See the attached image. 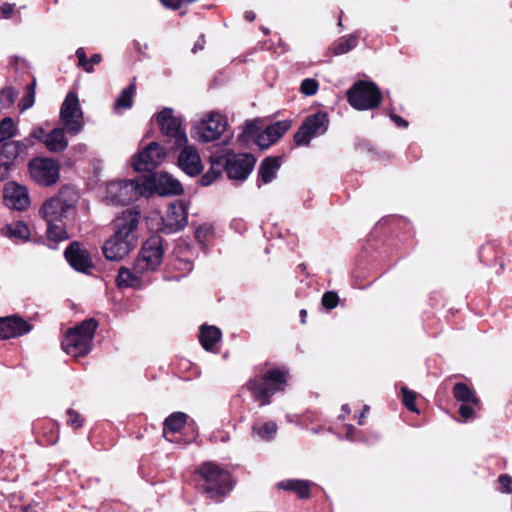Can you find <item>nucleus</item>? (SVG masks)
<instances>
[{"label":"nucleus","instance_id":"14","mask_svg":"<svg viewBox=\"0 0 512 512\" xmlns=\"http://www.w3.org/2000/svg\"><path fill=\"white\" fill-rule=\"evenodd\" d=\"M188 223L186 204L181 200L171 202L161 217L159 230L165 234H172L183 229Z\"/></svg>","mask_w":512,"mask_h":512},{"label":"nucleus","instance_id":"33","mask_svg":"<svg viewBox=\"0 0 512 512\" xmlns=\"http://www.w3.org/2000/svg\"><path fill=\"white\" fill-rule=\"evenodd\" d=\"M136 92L135 83H131L126 88L122 90L120 95L116 98L114 102V110L118 112L119 110L130 109L133 105V98Z\"/></svg>","mask_w":512,"mask_h":512},{"label":"nucleus","instance_id":"43","mask_svg":"<svg viewBox=\"0 0 512 512\" xmlns=\"http://www.w3.org/2000/svg\"><path fill=\"white\" fill-rule=\"evenodd\" d=\"M318 82L315 79H304L300 86V91L306 96H312L318 91Z\"/></svg>","mask_w":512,"mask_h":512},{"label":"nucleus","instance_id":"25","mask_svg":"<svg viewBox=\"0 0 512 512\" xmlns=\"http://www.w3.org/2000/svg\"><path fill=\"white\" fill-rule=\"evenodd\" d=\"M281 166L280 157L265 158L258 169V179L264 184H268L275 179L276 174Z\"/></svg>","mask_w":512,"mask_h":512},{"label":"nucleus","instance_id":"3","mask_svg":"<svg viewBox=\"0 0 512 512\" xmlns=\"http://www.w3.org/2000/svg\"><path fill=\"white\" fill-rule=\"evenodd\" d=\"M287 374L283 368L262 370L246 383L247 390L260 406H266L271 403V398L275 393L285 389Z\"/></svg>","mask_w":512,"mask_h":512},{"label":"nucleus","instance_id":"51","mask_svg":"<svg viewBox=\"0 0 512 512\" xmlns=\"http://www.w3.org/2000/svg\"><path fill=\"white\" fill-rule=\"evenodd\" d=\"M46 135L47 134L45 133V130L42 127H36L31 132V136L37 140L45 139Z\"/></svg>","mask_w":512,"mask_h":512},{"label":"nucleus","instance_id":"36","mask_svg":"<svg viewBox=\"0 0 512 512\" xmlns=\"http://www.w3.org/2000/svg\"><path fill=\"white\" fill-rule=\"evenodd\" d=\"M76 56L78 58V65L82 67L86 72H92L93 65L99 64L102 59L100 54H94L91 56L90 60H88L83 48H78L76 50Z\"/></svg>","mask_w":512,"mask_h":512},{"label":"nucleus","instance_id":"37","mask_svg":"<svg viewBox=\"0 0 512 512\" xmlns=\"http://www.w3.org/2000/svg\"><path fill=\"white\" fill-rule=\"evenodd\" d=\"M8 232L11 237L21 239V240H27L30 235L29 228L27 224H25L22 221H17L14 223H11L8 225Z\"/></svg>","mask_w":512,"mask_h":512},{"label":"nucleus","instance_id":"47","mask_svg":"<svg viewBox=\"0 0 512 512\" xmlns=\"http://www.w3.org/2000/svg\"><path fill=\"white\" fill-rule=\"evenodd\" d=\"M15 5L10 3H3L0 7V12L3 18H10L14 12Z\"/></svg>","mask_w":512,"mask_h":512},{"label":"nucleus","instance_id":"56","mask_svg":"<svg viewBox=\"0 0 512 512\" xmlns=\"http://www.w3.org/2000/svg\"><path fill=\"white\" fill-rule=\"evenodd\" d=\"M364 417H365V414H364V412H362L360 417H359V420H358V424L359 425H363L364 424Z\"/></svg>","mask_w":512,"mask_h":512},{"label":"nucleus","instance_id":"35","mask_svg":"<svg viewBox=\"0 0 512 512\" xmlns=\"http://www.w3.org/2000/svg\"><path fill=\"white\" fill-rule=\"evenodd\" d=\"M343 429H344L345 438L349 441L364 442L367 444H372L379 438V436L377 434H373L368 437H365L362 435L361 431H356L355 427L351 424L344 425Z\"/></svg>","mask_w":512,"mask_h":512},{"label":"nucleus","instance_id":"2","mask_svg":"<svg viewBox=\"0 0 512 512\" xmlns=\"http://www.w3.org/2000/svg\"><path fill=\"white\" fill-rule=\"evenodd\" d=\"M77 201L76 191L65 186L56 195L43 202L39 214L47 223L46 233L49 240L59 242L68 238L62 223L75 209Z\"/></svg>","mask_w":512,"mask_h":512},{"label":"nucleus","instance_id":"7","mask_svg":"<svg viewBox=\"0 0 512 512\" xmlns=\"http://www.w3.org/2000/svg\"><path fill=\"white\" fill-rule=\"evenodd\" d=\"M381 92L374 82L357 81L347 91V100L356 110H371L380 104Z\"/></svg>","mask_w":512,"mask_h":512},{"label":"nucleus","instance_id":"10","mask_svg":"<svg viewBox=\"0 0 512 512\" xmlns=\"http://www.w3.org/2000/svg\"><path fill=\"white\" fill-rule=\"evenodd\" d=\"M141 194L142 188L135 180L113 181L107 184L105 201L112 205H127Z\"/></svg>","mask_w":512,"mask_h":512},{"label":"nucleus","instance_id":"42","mask_svg":"<svg viewBox=\"0 0 512 512\" xmlns=\"http://www.w3.org/2000/svg\"><path fill=\"white\" fill-rule=\"evenodd\" d=\"M416 394L413 391L408 390L406 387L402 388V401L405 407L415 413H418V409L415 405Z\"/></svg>","mask_w":512,"mask_h":512},{"label":"nucleus","instance_id":"6","mask_svg":"<svg viewBox=\"0 0 512 512\" xmlns=\"http://www.w3.org/2000/svg\"><path fill=\"white\" fill-rule=\"evenodd\" d=\"M228 127L227 117L220 112L210 111L191 128L192 137L201 143H209L220 139Z\"/></svg>","mask_w":512,"mask_h":512},{"label":"nucleus","instance_id":"9","mask_svg":"<svg viewBox=\"0 0 512 512\" xmlns=\"http://www.w3.org/2000/svg\"><path fill=\"white\" fill-rule=\"evenodd\" d=\"M156 120L161 133L165 137L173 140V148H181L183 145L188 143L187 134L182 128V117L180 115H176L172 108H163L157 114Z\"/></svg>","mask_w":512,"mask_h":512},{"label":"nucleus","instance_id":"20","mask_svg":"<svg viewBox=\"0 0 512 512\" xmlns=\"http://www.w3.org/2000/svg\"><path fill=\"white\" fill-rule=\"evenodd\" d=\"M32 325L17 315L0 317V338L10 339L27 334Z\"/></svg>","mask_w":512,"mask_h":512},{"label":"nucleus","instance_id":"12","mask_svg":"<svg viewBox=\"0 0 512 512\" xmlns=\"http://www.w3.org/2000/svg\"><path fill=\"white\" fill-rule=\"evenodd\" d=\"M28 168L33 181L43 187L56 184L60 178V165L51 158H34L30 160Z\"/></svg>","mask_w":512,"mask_h":512},{"label":"nucleus","instance_id":"28","mask_svg":"<svg viewBox=\"0 0 512 512\" xmlns=\"http://www.w3.org/2000/svg\"><path fill=\"white\" fill-rule=\"evenodd\" d=\"M156 189L160 195H179L183 190L181 183L166 173L159 175Z\"/></svg>","mask_w":512,"mask_h":512},{"label":"nucleus","instance_id":"27","mask_svg":"<svg viewBox=\"0 0 512 512\" xmlns=\"http://www.w3.org/2000/svg\"><path fill=\"white\" fill-rule=\"evenodd\" d=\"M46 148L51 152H62L68 146V140L65 137L63 128H54L43 140Z\"/></svg>","mask_w":512,"mask_h":512},{"label":"nucleus","instance_id":"29","mask_svg":"<svg viewBox=\"0 0 512 512\" xmlns=\"http://www.w3.org/2000/svg\"><path fill=\"white\" fill-rule=\"evenodd\" d=\"M210 169L201 177L203 186L211 185L222 173L224 169V156L221 154H213L210 156Z\"/></svg>","mask_w":512,"mask_h":512},{"label":"nucleus","instance_id":"5","mask_svg":"<svg viewBox=\"0 0 512 512\" xmlns=\"http://www.w3.org/2000/svg\"><path fill=\"white\" fill-rule=\"evenodd\" d=\"M98 323L95 319H86L70 328L63 337L62 348L70 356L81 357L92 349V342Z\"/></svg>","mask_w":512,"mask_h":512},{"label":"nucleus","instance_id":"59","mask_svg":"<svg viewBox=\"0 0 512 512\" xmlns=\"http://www.w3.org/2000/svg\"><path fill=\"white\" fill-rule=\"evenodd\" d=\"M25 512H27V511H25Z\"/></svg>","mask_w":512,"mask_h":512},{"label":"nucleus","instance_id":"46","mask_svg":"<svg viewBox=\"0 0 512 512\" xmlns=\"http://www.w3.org/2000/svg\"><path fill=\"white\" fill-rule=\"evenodd\" d=\"M67 424L74 429H78L83 425V418L73 409L67 411Z\"/></svg>","mask_w":512,"mask_h":512},{"label":"nucleus","instance_id":"16","mask_svg":"<svg viewBox=\"0 0 512 512\" xmlns=\"http://www.w3.org/2000/svg\"><path fill=\"white\" fill-rule=\"evenodd\" d=\"M165 156L164 148L157 142H151L136 155L132 167L137 172H150L163 162Z\"/></svg>","mask_w":512,"mask_h":512},{"label":"nucleus","instance_id":"52","mask_svg":"<svg viewBox=\"0 0 512 512\" xmlns=\"http://www.w3.org/2000/svg\"><path fill=\"white\" fill-rule=\"evenodd\" d=\"M204 44H205V39H204V36L201 35L198 38V40L196 41V43L194 44V46L192 48V52L197 53L198 51L202 50L204 48Z\"/></svg>","mask_w":512,"mask_h":512},{"label":"nucleus","instance_id":"11","mask_svg":"<svg viewBox=\"0 0 512 512\" xmlns=\"http://www.w3.org/2000/svg\"><path fill=\"white\" fill-rule=\"evenodd\" d=\"M60 121L70 135H77L82 131L83 112L75 92L66 95L60 109Z\"/></svg>","mask_w":512,"mask_h":512},{"label":"nucleus","instance_id":"32","mask_svg":"<svg viewBox=\"0 0 512 512\" xmlns=\"http://www.w3.org/2000/svg\"><path fill=\"white\" fill-rule=\"evenodd\" d=\"M222 333L219 328L216 326H207L203 325L200 328L199 340L202 347L210 351L213 349L214 345L220 341Z\"/></svg>","mask_w":512,"mask_h":512},{"label":"nucleus","instance_id":"54","mask_svg":"<svg viewBox=\"0 0 512 512\" xmlns=\"http://www.w3.org/2000/svg\"><path fill=\"white\" fill-rule=\"evenodd\" d=\"M244 18L247 20V21H253L255 19V13L252 12V11H246L245 14H244Z\"/></svg>","mask_w":512,"mask_h":512},{"label":"nucleus","instance_id":"49","mask_svg":"<svg viewBox=\"0 0 512 512\" xmlns=\"http://www.w3.org/2000/svg\"><path fill=\"white\" fill-rule=\"evenodd\" d=\"M10 166L11 165L4 161L0 162V181H3L8 177Z\"/></svg>","mask_w":512,"mask_h":512},{"label":"nucleus","instance_id":"40","mask_svg":"<svg viewBox=\"0 0 512 512\" xmlns=\"http://www.w3.org/2000/svg\"><path fill=\"white\" fill-rule=\"evenodd\" d=\"M35 85H36V82L34 80L32 83H30L26 86L25 96L22 98L21 102L19 103V107H20L21 111H25L34 105Z\"/></svg>","mask_w":512,"mask_h":512},{"label":"nucleus","instance_id":"58","mask_svg":"<svg viewBox=\"0 0 512 512\" xmlns=\"http://www.w3.org/2000/svg\"><path fill=\"white\" fill-rule=\"evenodd\" d=\"M368 409H369V407H368V406H365V407H364L363 412H364V413H365V412H367V411H368Z\"/></svg>","mask_w":512,"mask_h":512},{"label":"nucleus","instance_id":"45","mask_svg":"<svg viewBox=\"0 0 512 512\" xmlns=\"http://www.w3.org/2000/svg\"><path fill=\"white\" fill-rule=\"evenodd\" d=\"M339 297L337 293L328 291L322 296V305L327 309H333L338 305Z\"/></svg>","mask_w":512,"mask_h":512},{"label":"nucleus","instance_id":"1","mask_svg":"<svg viewBox=\"0 0 512 512\" xmlns=\"http://www.w3.org/2000/svg\"><path fill=\"white\" fill-rule=\"evenodd\" d=\"M140 211L135 207L124 210L114 220V233L103 245L106 259L119 261L127 256L137 245Z\"/></svg>","mask_w":512,"mask_h":512},{"label":"nucleus","instance_id":"41","mask_svg":"<svg viewBox=\"0 0 512 512\" xmlns=\"http://www.w3.org/2000/svg\"><path fill=\"white\" fill-rule=\"evenodd\" d=\"M213 235V227L208 223L198 226L195 230V238L199 243L205 244Z\"/></svg>","mask_w":512,"mask_h":512},{"label":"nucleus","instance_id":"39","mask_svg":"<svg viewBox=\"0 0 512 512\" xmlns=\"http://www.w3.org/2000/svg\"><path fill=\"white\" fill-rule=\"evenodd\" d=\"M15 125L10 117H5L0 122V143L14 136Z\"/></svg>","mask_w":512,"mask_h":512},{"label":"nucleus","instance_id":"31","mask_svg":"<svg viewBox=\"0 0 512 512\" xmlns=\"http://www.w3.org/2000/svg\"><path fill=\"white\" fill-rule=\"evenodd\" d=\"M25 150L26 145L20 141H5L0 149V157L2 161L11 165Z\"/></svg>","mask_w":512,"mask_h":512},{"label":"nucleus","instance_id":"22","mask_svg":"<svg viewBox=\"0 0 512 512\" xmlns=\"http://www.w3.org/2000/svg\"><path fill=\"white\" fill-rule=\"evenodd\" d=\"M291 127V121H277L269 125L258 135L257 143L262 148H268L271 144L278 141Z\"/></svg>","mask_w":512,"mask_h":512},{"label":"nucleus","instance_id":"44","mask_svg":"<svg viewBox=\"0 0 512 512\" xmlns=\"http://www.w3.org/2000/svg\"><path fill=\"white\" fill-rule=\"evenodd\" d=\"M498 490L505 494L512 493V477L508 474H502L498 477Z\"/></svg>","mask_w":512,"mask_h":512},{"label":"nucleus","instance_id":"4","mask_svg":"<svg viewBox=\"0 0 512 512\" xmlns=\"http://www.w3.org/2000/svg\"><path fill=\"white\" fill-rule=\"evenodd\" d=\"M207 497L219 502L232 490L231 474L214 462L203 463L199 469Z\"/></svg>","mask_w":512,"mask_h":512},{"label":"nucleus","instance_id":"21","mask_svg":"<svg viewBox=\"0 0 512 512\" xmlns=\"http://www.w3.org/2000/svg\"><path fill=\"white\" fill-rule=\"evenodd\" d=\"M65 258L70 266L79 272H87L92 261L87 250L82 249L78 242H72L65 250Z\"/></svg>","mask_w":512,"mask_h":512},{"label":"nucleus","instance_id":"23","mask_svg":"<svg viewBox=\"0 0 512 512\" xmlns=\"http://www.w3.org/2000/svg\"><path fill=\"white\" fill-rule=\"evenodd\" d=\"M278 426L273 420L257 419L251 427V437L254 440L270 442L277 434Z\"/></svg>","mask_w":512,"mask_h":512},{"label":"nucleus","instance_id":"55","mask_svg":"<svg viewBox=\"0 0 512 512\" xmlns=\"http://www.w3.org/2000/svg\"><path fill=\"white\" fill-rule=\"evenodd\" d=\"M306 316H307V311L305 309H302L300 311V317H301L302 324H304L306 322Z\"/></svg>","mask_w":512,"mask_h":512},{"label":"nucleus","instance_id":"17","mask_svg":"<svg viewBox=\"0 0 512 512\" xmlns=\"http://www.w3.org/2000/svg\"><path fill=\"white\" fill-rule=\"evenodd\" d=\"M453 396L457 401L461 402L458 411L460 416L464 420L474 418L476 409L480 408V400L475 392L465 383H457L453 387Z\"/></svg>","mask_w":512,"mask_h":512},{"label":"nucleus","instance_id":"26","mask_svg":"<svg viewBox=\"0 0 512 512\" xmlns=\"http://www.w3.org/2000/svg\"><path fill=\"white\" fill-rule=\"evenodd\" d=\"M313 485L308 480L287 479L277 483V488L295 492L299 498H308L310 496V488Z\"/></svg>","mask_w":512,"mask_h":512},{"label":"nucleus","instance_id":"18","mask_svg":"<svg viewBox=\"0 0 512 512\" xmlns=\"http://www.w3.org/2000/svg\"><path fill=\"white\" fill-rule=\"evenodd\" d=\"M3 199L8 208L18 211L26 210L30 204L27 188L15 182H9L5 185Z\"/></svg>","mask_w":512,"mask_h":512},{"label":"nucleus","instance_id":"19","mask_svg":"<svg viewBox=\"0 0 512 512\" xmlns=\"http://www.w3.org/2000/svg\"><path fill=\"white\" fill-rule=\"evenodd\" d=\"M178 156V166L189 176H196L203 170V165L198 150L186 143L181 148Z\"/></svg>","mask_w":512,"mask_h":512},{"label":"nucleus","instance_id":"30","mask_svg":"<svg viewBox=\"0 0 512 512\" xmlns=\"http://www.w3.org/2000/svg\"><path fill=\"white\" fill-rule=\"evenodd\" d=\"M358 43L359 39L356 34L344 35L331 44L329 52L335 56L342 55L354 49Z\"/></svg>","mask_w":512,"mask_h":512},{"label":"nucleus","instance_id":"50","mask_svg":"<svg viewBox=\"0 0 512 512\" xmlns=\"http://www.w3.org/2000/svg\"><path fill=\"white\" fill-rule=\"evenodd\" d=\"M390 119L399 127L401 128H407L408 127V122L403 119L402 117L396 115V114H391L390 115Z\"/></svg>","mask_w":512,"mask_h":512},{"label":"nucleus","instance_id":"57","mask_svg":"<svg viewBox=\"0 0 512 512\" xmlns=\"http://www.w3.org/2000/svg\"><path fill=\"white\" fill-rule=\"evenodd\" d=\"M342 410H343L344 412H346V413H350V408H349V406H348L347 404H344V405L342 406Z\"/></svg>","mask_w":512,"mask_h":512},{"label":"nucleus","instance_id":"13","mask_svg":"<svg viewBox=\"0 0 512 512\" xmlns=\"http://www.w3.org/2000/svg\"><path fill=\"white\" fill-rule=\"evenodd\" d=\"M328 126L329 119L326 113H314L308 116L301 124L294 135V142L298 146H307L313 138L325 134Z\"/></svg>","mask_w":512,"mask_h":512},{"label":"nucleus","instance_id":"15","mask_svg":"<svg viewBox=\"0 0 512 512\" xmlns=\"http://www.w3.org/2000/svg\"><path fill=\"white\" fill-rule=\"evenodd\" d=\"M224 169L231 180H245L251 173L256 159L248 153L224 154Z\"/></svg>","mask_w":512,"mask_h":512},{"label":"nucleus","instance_id":"48","mask_svg":"<svg viewBox=\"0 0 512 512\" xmlns=\"http://www.w3.org/2000/svg\"><path fill=\"white\" fill-rule=\"evenodd\" d=\"M176 269H183L185 272L189 273L193 269L192 262L189 260H178L175 263Z\"/></svg>","mask_w":512,"mask_h":512},{"label":"nucleus","instance_id":"38","mask_svg":"<svg viewBox=\"0 0 512 512\" xmlns=\"http://www.w3.org/2000/svg\"><path fill=\"white\" fill-rule=\"evenodd\" d=\"M18 93L11 87L3 88L0 91V108L7 109L13 106Z\"/></svg>","mask_w":512,"mask_h":512},{"label":"nucleus","instance_id":"53","mask_svg":"<svg viewBox=\"0 0 512 512\" xmlns=\"http://www.w3.org/2000/svg\"><path fill=\"white\" fill-rule=\"evenodd\" d=\"M71 151L79 154H83L87 151V146L85 144H77L72 147Z\"/></svg>","mask_w":512,"mask_h":512},{"label":"nucleus","instance_id":"8","mask_svg":"<svg viewBox=\"0 0 512 512\" xmlns=\"http://www.w3.org/2000/svg\"><path fill=\"white\" fill-rule=\"evenodd\" d=\"M163 255V239L159 235L150 236L142 245L134 270L137 273L155 271L161 264Z\"/></svg>","mask_w":512,"mask_h":512},{"label":"nucleus","instance_id":"24","mask_svg":"<svg viewBox=\"0 0 512 512\" xmlns=\"http://www.w3.org/2000/svg\"><path fill=\"white\" fill-rule=\"evenodd\" d=\"M187 421V414L174 412L170 414L163 423V437L169 442H178L172 435L181 431Z\"/></svg>","mask_w":512,"mask_h":512},{"label":"nucleus","instance_id":"34","mask_svg":"<svg viewBox=\"0 0 512 512\" xmlns=\"http://www.w3.org/2000/svg\"><path fill=\"white\" fill-rule=\"evenodd\" d=\"M139 274L134 269L131 271L121 267L116 276V284L118 287H137L140 284Z\"/></svg>","mask_w":512,"mask_h":512}]
</instances>
